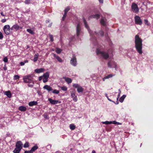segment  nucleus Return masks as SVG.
Here are the masks:
<instances>
[{
	"instance_id": "nucleus-3",
	"label": "nucleus",
	"mask_w": 153,
	"mask_h": 153,
	"mask_svg": "<svg viewBox=\"0 0 153 153\" xmlns=\"http://www.w3.org/2000/svg\"><path fill=\"white\" fill-rule=\"evenodd\" d=\"M73 86L77 89V91L79 93L82 92L84 91V89L82 88L78 84L73 83Z\"/></svg>"
},
{
	"instance_id": "nucleus-22",
	"label": "nucleus",
	"mask_w": 153,
	"mask_h": 153,
	"mask_svg": "<svg viewBox=\"0 0 153 153\" xmlns=\"http://www.w3.org/2000/svg\"><path fill=\"white\" fill-rule=\"evenodd\" d=\"M21 149L19 148L16 147V148L13 151L14 153H19Z\"/></svg>"
},
{
	"instance_id": "nucleus-18",
	"label": "nucleus",
	"mask_w": 153,
	"mask_h": 153,
	"mask_svg": "<svg viewBox=\"0 0 153 153\" xmlns=\"http://www.w3.org/2000/svg\"><path fill=\"white\" fill-rule=\"evenodd\" d=\"M19 26L17 24H16L13 25L11 29L14 30H17L19 29Z\"/></svg>"
},
{
	"instance_id": "nucleus-45",
	"label": "nucleus",
	"mask_w": 153,
	"mask_h": 153,
	"mask_svg": "<svg viewBox=\"0 0 153 153\" xmlns=\"http://www.w3.org/2000/svg\"><path fill=\"white\" fill-rule=\"evenodd\" d=\"M3 38V35L2 33L0 32V39H2Z\"/></svg>"
},
{
	"instance_id": "nucleus-17",
	"label": "nucleus",
	"mask_w": 153,
	"mask_h": 153,
	"mask_svg": "<svg viewBox=\"0 0 153 153\" xmlns=\"http://www.w3.org/2000/svg\"><path fill=\"white\" fill-rule=\"evenodd\" d=\"M53 55V56L55 57L59 62H62V59L59 56L54 53Z\"/></svg>"
},
{
	"instance_id": "nucleus-38",
	"label": "nucleus",
	"mask_w": 153,
	"mask_h": 153,
	"mask_svg": "<svg viewBox=\"0 0 153 153\" xmlns=\"http://www.w3.org/2000/svg\"><path fill=\"white\" fill-rule=\"evenodd\" d=\"M29 146V143L28 142H27L25 143L24 145V148H27Z\"/></svg>"
},
{
	"instance_id": "nucleus-20",
	"label": "nucleus",
	"mask_w": 153,
	"mask_h": 153,
	"mask_svg": "<svg viewBox=\"0 0 153 153\" xmlns=\"http://www.w3.org/2000/svg\"><path fill=\"white\" fill-rule=\"evenodd\" d=\"M19 109L20 111H24L26 110V108L25 106H21L19 107Z\"/></svg>"
},
{
	"instance_id": "nucleus-12",
	"label": "nucleus",
	"mask_w": 153,
	"mask_h": 153,
	"mask_svg": "<svg viewBox=\"0 0 153 153\" xmlns=\"http://www.w3.org/2000/svg\"><path fill=\"white\" fill-rule=\"evenodd\" d=\"M30 77H25L23 78L24 81L26 83H30L31 81V79L29 78ZM30 78L31 77H30Z\"/></svg>"
},
{
	"instance_id": "nucleus-43",
	"label": "nucleus",
	"mask_w": 153,
	"mask_h": 153,
	"mask_svg": "<svg viewBox=\"0 0 153 153\" xmlns=\"http://www.w3.org/2000/svg\"><path fill=\"white\" fill-rule=\"evenodd\" d=\"M3 61L5 62H8V59L6 57L4 58L3 59Z\"/></svg>"
},
{
	"instance_id": "nucleus-40",
	"label": "nucleus",
	"mask_w": 153,
	"mask_h": 153,
	"mask_svg": "<svg viewBox=\"0 0 153 153\" xmlns=\"http://www.w3.org/2000/svg\"><path fill=\"white\" fill-rule=\"evenodd\" d=\"M70 10V7H67L64 10V13H67Z\"/></svg>"
},
{
	"instance_id": "nucleus-49",
	"label": "nucleus",
	"mask_w": 153,
	"mask_h": 153,
	"mask_svg": "<svg viewBox=\"0 0 153 153\" xmlns=\"http://www.w3.org/2000/svg\"><path fill=\"white\" fill-rule=\"evenodd\" d=\"M119 93L117 96H118V97H120V94L121 93V90H120V89H119Z\"/></svg>"
},
{
	"instance_id": "nucleus-28",
	"label": "nucleus",
	"mask_w": 153,
	"mask_h": 153,
	"mask_svg": "<svg viewBox=\"0 0 153 153\" xmlns=\"http://www.w3.org/2000/svg\"><path fill=\"white\" fill-rule=\"evenodd\" d=\"M113 121H105V122H102V123L103 124L108 125L109 124H112Z\"/></svg>"
},
{
	"instance_id": "nucleus-31",
	"label": "nucleus",
	"mask_w": 153,
	"mask_h": 153,
	"mask_svg": "<svg viewBox=\"0 0 153 153\" xmlns=\"http://www.w3.org/2000/svg\"><path fill=\"white\" fill-rule=\"evenodd\" d=\"M70 128L72 130H74L75 128V126L73 124H71L70 125Z\"/></svg>"
},
{
	"instance_id": "nucleus-32",
	"label": "nucleus",
	"mask_w": 153,
	"mask_h": 153,
	"mask_svg": "<svg viewBox=\"0 0 153 153\" xmlns=\"http://www.w3.org/2000/svg\"><path fill=\"white\" fill-rule=\"evenodd\" d=\"M101 24L102 25L105 26V19H101L100 21Z\"/></svg>"
},
{
	"instance_id": "nucleus-42",
	"label": "nucleus",
	"mask_w": 153,
	"mask_h": 153,
	"mask_svg": "<svg viewBox=\"0 0 153 153\" xmlns=\"http://www.w3.org/2000/svg\"><path fill=\"white\" fill-rule=\"evenodd\" d=\"M49 36H50L51 41V42H53V35L51 34H49Z\"/></svg>"
},
{
	"instance_id": "nucleus-57",
	"label": "nucleus",
	"mask_w": 153,
	"mask_h": 153,
	"mask_svg": "<svg viewBox=\"0 0 153 153\" xmlns=\"http://www.w3.org/2000/svg\"><path fill=\"white\" fill-rule=\"evenodd\" d=\"M28 62V61L27 60H26L24 61V63H27Z\"/></svg>"
},
{
	"instance_id": "nucleus-19",
	"label": "nucleus",
	"mask_w": 153,
	"mask_h": 153,
	"mask_svg": "<svg viewBox=\"0 0 153 153\" xmlns=\"http://www.w3.org/2000/svg\"><path fill=\"white\" fill-rule=\"evenodd\" d=\"M5 94L9 98L11 97L12 96L10 92L9 91H5Z\"/></svg>"
},
{
	"instance_id": "nucleus-35",
	"label": "nucleus",
	"mask_w": 153,
	"mask_h": 153,
	"mask_svg": "<svg viewBox=\"0 0 153 153\" xmlns=\"http://www.w3.org/2000/svg\"><path fill=\"white\" fill-rule=\"evenodd\" d=\"M104 33L103 31L102 30H101L99 32L98 35H100L101 36H103L104 35Z\"/></svg>"
},
{
	"instance_id": "nucleus-16",
	"label": "nucleus",
	"mask_w": 153,
	"mask_h": 153,
	"mask_svg": "<svg viewBox=\"0 0 153 153\" xmlns=\"http://www.w3.org/2000/svg\"><path fill=\"white\" fill-rule=\"evenodd\" d=\"M37 104V102L36 101H33L29 102L28 105L29 106H32L34 105H36Z\"/></svg>"
},
{
	"instance_id": "nucleus-37",
	"label": "nucleus",
	"mask_w": 153,
	"mask_h": 153,
	"mask_svg": "<svg viewBox=\"0 0 153 153\" xmlns=\"http://www.w3.org/2000/svg\"><path fill=\"white\" fill-rule=\"evenodd\" d=\"M112 124H117V125H121V123L115 121H113Z\"/></svg>"
},
{
	"instance_id": "nucleus-25",
	"label": "nucleus",
	"mask_w": 153,
	"mask_h": 153,
	"mask_svg": "<svg viewBox=\"0 0 153 153\" xmlns=\"http://www.w3.org/2000/svg\"><path fill=\"white\" fill-rule=\"evenodd\" d=\"M38 56V53H36L35 55L34 56V58L33 59V61L34 62H36L37 60Z\"/></svg>"
},
{
	"instance_id": "nucleus-46",
	"label": "nucleus",
	"mask_w": 153,
	"mask_h": 153,
	"mask_svg": "<svg viewBox=\"0 0 153 153\" xmlns=\"http://www.w3.org/2000/svg\"><path fill=\"white\" fill-rule=\"evenodd\" d=\"M30 0H25V3L26 4H28L30 3Z\"/></svg>"
},
{
	"instance_id": "nucleus-27",
	"label": "nucleus",
	"mask_w": 153,
	"mask_h": 153,
	"mask_svg": "<svg viewBox=\"0 0 153 153\" xmlns=\"http://www.w3.org/2000/svg\"><path fill=\"white\" fill-rule=\"evenodd\" d=\"M83 22H84V24L85 26V27L86 28H87L88 29L89 26H88V25L86 21V20L85 18H83Z\"/></svg>"
},
{
	"instance_id": "nucleus-13",
	"label": "nucleus",
	"mask_w": 153,
	"mask_h": 153,
	"mask_svg": "<svg viewBox=\"0 0 153 153\" xmlns=\"http://www.w3.org/2000/svg\"><path fill=\"white\" fill-rule=\"evenodd\" d=\"M45 69L43 68L37 69L35 70V71L37 73H39L43 72Z\"/></svg>"
},
{
	"instance_id": "nucleus-60",
	"label": "nucleus",
	"mask_w": 153,
	"mask_h": 153,
	"mask_svg": "<svg viewBox=\"0 0 153 153\" xmlns=\"http://www.w3.org/2000/svg\"><path fill=\"white\" fill-rule=\"evenodd\" d=\"M92 153H96L95 151L93 150L92 151Z\"/></svg>"
},
{
	"instance_id": "nucleus-8",
	"label": "nucleus",
	"mask_w": 153,
	"mask_h": 153,
	"mask_svg": "<svg viewBox=\"0 0 153 153\" xmlns=\"http://www.w3.org/2000/svg\"><path fill=\"white\" fill-rule=\"evenodd\" d=\"M48 101H49L50 102L52 105H55L56 104L60 103L61 102L60 101H59L57 100H52L51 98H49L48 99Z\"/></svg>"
},
{
	"instance_id": "nucleus-62",
	"label": "nucleus",
	"mask_w": 153,
	"mask_h": 153,
	"mask_svg": "<svg viewBox=\"0 0 153 153\" xmlns=\"http://www.w3.org/2000/svg\"><path fill=\"white\" fill-rule=\"evenodd\" d=\"M145 22H146V23H147V22H148V21L147 20H145Z\"/></svg>"
},
{
	"instance_id": "nucleus-50",
	"label": "nucleus",
	"mask_w": 153,
	"mask_h": 153,
	"mask_svg": "<svg viewBox=\"0 0 153 153\" xmlns=\"http://www.w3.org/2000/svg\"><path fill=\"white\" fill-rule=\"evenodd\" d=\"M110 77H104V78H103L102 79L103 81H105V80L106 79H108Z\"/></svg>"
},
{
	"instance_id": "nucleus-21",
	"label": "nucleus",
	"mask_w": 153,
	"mask_h": 153,
	"mask_svg": "<svg viewBox=\"0 0 153 153\" xmlns=\"http://www.w3.org/2000/svg\"><path fill=\"white\" fill-rule=\"evenodd\" d=\"M38 148V146L37 145H35L33 146L30 150L32 153L35 152Z\"/></svg>"
},
{
	"instance_id": "nucleus-5",
	"label": "nucleus",
	"mask_w": 153,
	"mask_h": 153,
	"mask_svg": "<svg viewBox=\"0 0 153 153\" xmlns=\"http://www.w3.org/2000/svg\"><path fill=\"white\" fill-rule=\"evenodd\" d=\"M131 8L133 12L135 13H138L139 12V8L137 4L135 3H133L131 5Z\"/></svg>"
},
{
	"instance_id": "nucleus-54",
	"label": "nucleus",
	"mask_w": 153,
	"mask_h": 153,
	"mask_svg": "<svg viewBox=\"0 0 153 153\" xmlns=\"http://www.w3.org/2000/svg\"><path fill=\"white\" fill-rule=\"evenodd\" d=\"M19 77H14V79L15 80V79H19Z\"/></svg>"
},
{
	"instance_id": "nucleus-4",
	"label": "nucleus",
	"mask_w": 153,
	"mask_h": 153,
	"mask_svg": "<svg viewBox=\"0 0 153 153\" xmlns=\"http://www.w3.org/2000/svg\"><path fill=\"white\" fill-rule=\"evenodd\" d=\"M3 30L5 33L7 35L9 34L11 32L10 27L8 25L4 26Z\"/></svg>"
},
{
	"instance_id": "nucleus-9",
	"label": "nucleus",
	"mask_w": 153,
	"mask_h": 153,
	"mask_svg": "<svg viewBox=\"0 0 153 153\" xmlns=\"http://www.w3.org/2000/svg\"><path fill=\"white\" fill-rule=\"evenodd\" d=\"M71 64L74 66H76V58L74 57L70 61Z\"/></svg>"
},
{
	"instance_id": "nucleus-23",
	"label": "nucleus",
	"mask_w": 153,
	"mask_h": 153,
	"mask_svg": "<svg viewBox=\"0 0 153 153\" xmlns=\"http://www.w3.org/2000/svg\"><path fill=\"white\" fill-rule=\"evenodd\" d=\"M126 95H123L122 97H121L119 99V101L121 102H123L125 98H126Z\"/></svg>"
},
{
	"instance_id": "nucleus-52",
	"label": "nucleus",
	"mask_w": 153,
	"mask_h": 153,
	"mask_svg": "<svg viewBox=\"0 0 153 153\" xmlns=\"http://www.w3.org/2000/svg\"><path fill=\"white\" fill-rule=\"evenodd\" d=\"M114 76V75H113L112 74H110L108 75L107 76Z\"/></svg>"
},
{
	"instance_id": "nucleus-29",
	"label": "nucleus",
	"mask_w": 153,
	"mask_h": 153,
	"mask_svg": "<svg viewBox=\"0 0 153 153\" xmlns=\"http://www.w3.org/2000/svg\"><path fill=\"white\" fill-rule=\"evenodd\" d=\"M58 87L59 88H61V89L64 91H66L67 90V88L66 86H58Z\"/></svg>"
},
{
	"instance_id": "nucleus-10",
	"label": "nucleus",
	"mask_w": 153,
	"mask_h": 153,
	"mask_svg": "<svg viewBox=\"0 0 153 153\" xmlns=\"http://www.w3.org/2000/svg\"><path fill=\"white\" fill-rule=\"evenodd\" d=\"M81 30L80 26L79 24L77 25L76 26V35L77 36H79V35L80 33Z\"/></svg>"
},
{
	"instance_id": "nucleus-51",
	"label": "nucleus",
	"mask_w": 153,
	"mask_h": 153,
	"mask_svg": "<svg viewBox=\"0 0 153 153\" xmlns=\"http://www.w3.org/2000/svg\"><path fill=\"white\" fill-rule=\"evenodd\" d=\"M20 64L21 66L24 65H25V63L23 62H21L20 63Z\"/></svg>"
},
{
	"instance_id": "nucleus-24",
	"label": "nucleus",
	"mask_w": 153,
	"mask_h": 153,
	"mask_svg": "<svg viewBox=\"0 0 153 153\" xmlns=\"http://www.w3.org/2000/svg\"><path fill=\"white\" fill-rule=\"evenodd\" d=\"M114 64L115 65V63L114 62L111 61L109 62L108 64V66L109 67H112L113 66V65Z\"/></svg>"
},
{
	"instance_id": "nucleus-1",
	"label": "nucleus",
	"mask_w": 153,
	"mask_h": 153,
	"mask_svg": "<svg viewBox=\"0 0 153 153\" xmlns=\"http://www.w3.org/2000/svg\"><path fill=\"white\" fill-rule=\"evenodd\" d=\"M142 40L139 36L137 35L135 37V46L138 52L140 54L142 53Z\"/></svg>"
},
{
	"instance_id": "nucleus-55",
	"label": "nucleus",
	"mask_w": 153,
	"mask_h": 153,
	"mask_svg": "<svg viewBox=\"0 0 153 153\" xmlns=\"http://www.w3.org/2000/svg\"><path fill=\"white\" fill-rule=\"evenodd\" d=\"M44 117L45 118H46V119L48 118V116L46 115H45L44 116Z\"/></svg>"
},
{
	"instance_id": "nucleus-26",
	"label": "nucleus",
	"mask_w": 153,
	"mask_h": 153,
	"mask_svg": "<svg viewBox=\"0 0 153 153\" xmlns=\"http://www.w3.org/2000/svg\"><path fill=\"white\" fill-rule=\"evenodd\" d=\"M100 15L98 14H96L94 15H93L91 16V17L93 18H96L97 19H99L100 17Z\"/></svg>"
},
{
	"instance_id": "nucleus-44",
	"label": "nucleus",
	"mask_w": 153,
	"mask_h": 153,
	"mask_svg": "<svg viewBox=\"0 0 153 153\" xmlns=\"http://www.w3.org/2000/svg\"><path fill=\"white\" fill-rule=\"evenodd\" d=\"M67 14L64 13V14L62 18V20L63 21H64L65 19V18L66 17V16Z\"/></svg>"
},
{
	"instance_id": "nucleus-33",
	"label": "nucleus",
	"mask_w": 153,
	"mask_h": 153,
	"mask_svg": "<svg viewBox=\"0 0 153 153\" xmlns=\"http://www.w3.org/2000/svg\"><path fill=\"white\" fill-rule=\"evenodd\" d=\"M59 91L56 89L52 91V93L54 94H58L59 93Z\"/></svg>"
},
{
	"instance_id": "nucleus-36",
	"label": "nucleus",
	"mask_w": 153,
	"mask_h": 153,
	"mask_svg": "<svg viewBox=\"0 0 153 153\" xmlns=\"http://www.w3.org/2000/svg\"><path fill=\"white\" fill-rule=\"evenodd\" d=\"M49 76V72H47L45 74H44L43 76Z\"/></svg>"
},
{
	"instance_id": "nucleus-34",
	"label": "nucleus",
	"mask_w": 153,
	"mask_h": 153,
	"mask_svg": "<svg viewBox=\"0 0 153 153\" xmlns=\"http://www.w3.org/2000/svg\"><path fill=\"white\" fill-rule=\"evenodd\" d=\"M62 50L59 48H56V51L57 53H60L62 51Z\"/></svg>"
},
{
	"instance_id": "nucleus-53",
	"label": "nucleus",
	"mask_w": 153,
	"mask_h": 153,
	"mask_svg": "<svg viewBox=\"0 0 153 153\" xmlns=\"http://www.w3.org/2000/svg\"><path fill=\"white\" fill-rule=\"evenodd\" d=\"M99 1L100 3H103V0H98Z\"/></svg>"
},
{
	"instance_id": "nucleus-58",
	"label": "nucleus",
	"mask_w": 153,
	"mask_h": 153,
	"mask_svg": "<svg viewBox=\"0 0 153 153\" xmlns=\"http://www.w3.org/2000/svg\"><path fill=\"white\" fill-rule=\"evenodd\" d=\"M115 103V104H118V103H119V102H118V101H116V102H115V103Z\"/></svg>"
},
{
	"instance_id": "nucleus-14",
	"label": "nucleus",
	"mask_w": 153,
	"mask_h": 153,
	"mask_svg": "<svg viewBox=\"0 0 153 153\" xmlns=\"http://www.w3.org/2000/svg\"><path fill=\"white\" fill-rule=\"evenodd\" d=\"M43 88L47 90L49 92L53 90V89L51 87L47 85H45Z\"/></svg>"
},
{
	"instance_id": "nucleus-56",
	"label": "nucleus",
	"mask_w": 153,
	"mask_h": 153,
	"mask_svg": "<svg viewBox=\"0 0 153 153\" xmlns=\"http://www.w3.org/2000/svg\"><path fill=\"white\" fill-rule=\"evenodd\" d=\"M3 68H4V70H6L7 69V67H6V66L4 67Z\"/></svg>"
},
{
	"instance_id": "nucleus-64",
	"label": "nucleus",
	"mask_w": 153,
	"mask_h": 153,
	"mask_svg": "<svg viewBox=\"0 0 153 153\" xmlns=\"http://www.w3.org/2000/svg\"><path fill=\"white\" fill-rule=\"evenodd\" d=\"M14 76L15 77H17V76H19L18 75H15Z\"/></svg>"
},
{
	"instance_id": "nucleus-61",
	"label": "nucleus",
	"mask_w": 153,
	"mask_h": 153,
	"mask_svg": "<svg viewBox=\"0 0 153 153\" xmlns=\"http://www.w3.org/2000/svg\"><path fill=\"white\" fill-rule=\"evenodd\" d=\"M39 80H40L42 79V77H39Z\"/></svg>"
},
{
	"instance_id": "nucleus-41",
	"label": "nucleus",
	"mask_w": 153,
	"mask_h": 153,
	"mask_svg": "<svg viewBox=\"0 0 153 153\" xmlns=\"http://www.w3.org/2000/svg\"><path fill=\"white\" fill-rule=\"evenodd\" d=\"M105 96L107 98V99H108V100L109 101H111V102H114V103H115V102H114V101H113V100H111L110 99H109L108 96H107V94H105Z\"/></svg>"
},
{
	"instance_id": "nucleus-11",
	"label": "nucleus",
	"mask_w": 153,
	"mask_h": 153,
	"mask_svg": "<svg viewBox=\"0 0 153 153\" xmlns=\"http://www.w3.org/2000/svg\"><path fill=\"white\" fill-rule=\"evenodd\" d=\"M22 142L21 141H18L16 143V146L21 149L22 148Z\"/></svg>"
},
{
	"instance_id": "nucleus-48",
	"label": "nucleus",
	"mask_w": 153,
	"mask_h": 153,
	"mask_svg": "<svg viewBox=\"0 0 153 153\" xmlns=\"http://www.w3.org/2000/svg\"><path fill=\"white\" fill-rule=\"evenodd\" d=\"M6 21V20L5 19H4L1 20V21L2 23H4Z\"/></svg>"
},
{
	"instance_id": "nucleus-7",
	"label": "nucleus",
	"mask_w": 153,
	"mask_h": 153,
	"mask_svg": "<svg viewBox=\"0 0 153 153\" xmlns=\"http://www.w3.org/2000/svg\"><path fill=\"white\" fill-rule=\"evenodd\" d=\"M71 97L72 98L73 101L75 102H76L78 100L77 96L75 95V92L74 91H70Z\"/></svg>"
},
{
	"instance_id": "nucleus-2",
	"label": "nucleus",
	"mask_w": 153,
	"mask_h": 153,
	"mask_svg": "<svg viewBox=\"0 0 153 153\" xmlns=\"http://www.w3.org/2000/svg\"><path fill=\"white\" fill-rule=\"evenodd\" d=\"M97 55L100 54L105 59H106L109 57V55L108 53L104 51H100L97 50Z\"/></svg>"
},
{
	"instance_id": "nucleus-30",
	"label": "nucleus",
	"mask_w": 153,
	"mask_h": 153,
	"mask_svg": "<svg viewBox=\"0 0 153 153\" xmlns=\"http://www.w3.org/2000/svg\"><path fill=\"white\" fill-rule=\"evenodd\" d=\"M27 31L31 34H34V32L31 29H28L27 30Z\"/></svg>"
},
{
	"instance_id": "nucleus-15",
	"label": "nucleus",
	"mask_w": 153,
	"mask_h": 153,
	"mask_svg": "<svg viewBox=\"0 0 153 153\" xmlns=\"http://www.w3.org/2000/svg\"><path fill=\"white\" fill-rule=\"evenodd\" d=\"M63 78L68 84L71 83L72 81V79L68 77H63Z\"/></svg>"
},
{
	"instance_id": "nucleus-63",
	"label": "nucleus",
	"mask_w": 153,
	"mask_h": 153,
	"mask_svg": "<svg viewBox=\"0 0 153 153\" xmlns=\"http://www.w3.org/2000/svg\"><path fill=\"white\" fill-rule=\"evenodd\" d=\"M119 97H118V96H117V101H118Z\"/></svg>"
},
{
	"instance_id": "nucleus-6",
	"label": "nucleus",
	"mask_w": 153,
	"mask_h": 153,
	"mask_svg": "<svg viewBox=\"0 0 153 153\" xmlns=\"http://www.w3.org/2000/svg\"><path fill=\"white\" fill-rule=\"evenodd\" d=\"M135 23L136 24L139 25H141L142 22L140 17L138 16H136L134 17Z\"/></svg>"
},
{
	"instance_id": "nucleus-47",
	"label": "nucleus",
	"mask_w": 153,
	"mask_h": 153,
	"mask_svg": "<svg viewBox=\"0 0 153 153\" xmlns=\"http://www.w3.org/2000/svg\"><path fill=\"white\" fill-rule=\"evenodd\" d=\"M24 153H32V152L30 150V151H25Z\"/></svg>"
},
{
	"instance_id": "nucleus-39",
	"label": "nucleus",
	"mask_w": 153,
	"mask_h": 153,
	"mask_svg": "<svg viewBox=\"0 0 153 153\" xmlns=\"http://www.w3.org/2000/svg\"><path fill=\"white\" fill-rule=\"evenodd\" d=\"M48 77H44L43 79V81L44 82H46L48 81Z\"/></svg>"
},
{
	"instance_id": "nucleus-59",
	"label": "nucleus",
	"mask_w": 153,
	"mask_h": 153,
	"mask_svg": "<svg viewBox=\"0 0 153 153\" xmlns=\"http://www.w3.org/2000/svg\"><path fill=\"white\" fill-rule=\"evenodd\" d=\"M1 15L2 16H4V15L3 14V12H1Z\"/></svg>"
}]
</instances>
